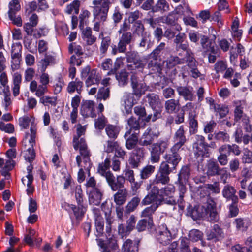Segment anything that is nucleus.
<instances>
[{
  "label": "nucleus",
  "instance_id": "nucleus-30",
  "mask_svg": "<svg viewBox=\"0 0 252 252\" xmlns=\"http://www.w3.org/2000/svg\"><path fill=\"white\" fill-rule=\"evenodd\" d=\"M139 132L133 131L127 137H125L126 139V147L128 150L134 149L137 142H139L138 139V135Z\"/></svg>",
  "mask_w": 252,
  "mask_h": 252
},
{
  "label": "nucleus",
  "instance_id": "nucleus-4",
  "mask_svg": "<svg viewBox=\"0 0 252 252\" xmlns=\"http://www.w3.org/2000/svg\"><path fill=\"white\" fill-rule=\"evenodd\" d=\"M146 189L147 190L151 189V190L142 200V205H147L151 203L152 204H158V207L161 202V199L158 198V196H159L158 187L157 185L149 184L147 185Z\"/></svg>",
  "mask_w": 252,
  "mask_h": 252
},
{
  "label": "nucleus",
  "instance_id": "nucleus-53",
  "mask_svg": "<svg viewBox=\"0 0 252 252\" xmlns=\"http://www.w3.org/2000/svg\"><path fill=\"white\" fill-rule=\"evenodd\" d=\"M196 115H192L191 113L189 114V117H188L189 125V132L191 134H194L197 131L198 122L196 119Z\"/></svg>",
  "mask_w": 252,
  "mask_h": 252
},
{
  "label": "nucleus",
  "instance_id": "nucleus-8",
  "mask_svg": "<svg viewBox=\"0 0 252 252\" xmlns=\"http://www.w3.org/2000/svg\"><path fill=\"white\" fill-rule=\"evenodd\" d=\"M22 46L20 42L13 43L11 46V69L13 71L20 68V63L22 58Z\"/></svg>",
  "mask_w": 252,
  "mask_h": 252
},
{
  "label": "nucleus",
  "instance_id": "nucleus-9",
  "mask_svg": "<svg viewBox=\"0 0 252 252\" xmlns=\"http://www.w3.org/2000/svg\"><path fill=\"white\" fill-rule=\"evenodd\" d=\"M146 153V149L143 147H136L132 152L129 159V163L132 168H137L140 163L144 160L145 155Z\"/></svg>",
  "mask_w": 252,
  "mask_h": 252
},
{
  "label": "nucleus",
  "instance_id": "nucleus-63",
  "mask_svg": "<svg viewBox=\"0 0 252 252\" xmlns=\"http://www.w3.org/2000/svg\"><path fill=\"white\" fill-rule=\"evenodd\" d=\"M106 118L102 114L100 115L98 114V118L95 120L94 125L95 128L99 130L103 129L106 126Z\"/></svg>",
  "mask_w": 252,
  "mask_h": 252
},
{
  "label": "nucleus",
  "instance_id": "nucleus-58",
  "mask_svg": "<svg viewBox=\"0 0 252 252\" xmlns=\"http://www.w3.org/2000/svg\"><path fill=\"white\" fill-rule=\"evenodd\" d=\"M155 170V167L151 165L145 166L140 172L141 178L146 179L149 178Z\"/></svg>",
  "mask_w": 252,
  "mask_h": 252
},
{
  "label": "nucleus",
  "instance_id": "nucleus-32",
  "mask_svg": "<svg viewBox=\"0 0 252 252\" xmlns=\"http://www.w3.org/2000/svg\"><path fill=\"white\" fill-rule=\"evenodd\" d=\"M180 105L178 100L175 99L168 100L165 102V110L169 114L175 113L179 110Z\"/></svg>",
  "mask_w": 252,
  "mask_h": 252
},
{
  "label": "nucleus",
  "instance_id": "nucleus-7",
  "mask_svg": "<svg viewBox=\"0 0 252 252\" xmlns=\"http://www.w3.org/2000/svg\"><path fill=\"white\" fill-rule=\"evenodd\" d=\"M132 39V34L130 32H126L122 33L121 36L119 38L118 45H113L112 46V53L116 55L118 53H125L126 50V46L129 44Z\"/></svg>",
  "mask_w": 252,
  "mask_h": 252
},
{
  "label": "nucleus",
  "instance_id": "nucleus-17",
  "mask_svg": "<svg viewBox=\"0 0 252 252\" xmlns=\"http://www.w3.org/2000/svg\"><path fill=\"white\" fill-rule=\"evenodd\" d=\"M94 103L93 101H86L82 105L81 114L84 117H95L94 112Z\"/></svg>",
  "mask_w": 252,
  "mask_h": 252
},
{
  "label": "nucleus",
  "instance_id": "nucleus-6",
  "mask_svg": "<svg viewBox=\"0 0 252 252\" xmlns=\"http://www.w3.org/2000/svg\"><path fill=\"white\" fill-rule=\"evenodd\" d=\"M31 134L30 138L28 139L30 146L24 151V157L25 159L29 163H32L35 157V153L33 149V146L35 144V137L36 134V128L33 124H32L31 126Z\"/></svg>",
  "mask_w": 252,
  "mask_h": 252
},
{
  "label": "nucleus",
  "instance_id": "nucleus-38",
  "mask_svg": "<svg viewBox=\"0 0 252 252\" xmlns=\"http://www.w3.org/2000/svg\"><path fill=\"white\" fill-rule=\"evenodd\" d=\"M81 2L78 0H74L69 4L67 5L64 10L65 13L70 15H77L79 12Z\"/></svg>",
  "mask_w": 252,
  "mask_h": 252
},
{
  "label": "nucleus",
  "instance_id": "nucleus-20",
  "mask_svg": "<svg viewBox=\"0 0 252 252\" xmlns=\"http://www.w3.org/2000/svg\"><path fill=\"white\" fill-rule=\"evenodd\" d=\"M83 82L78 78H76L74 80L70 81L67 87L66 90L69 94H73L75 92L77 94L80 95L83 87Z\"/></svg>",
  "mask_w": 252,
  "mask_h": 252
},
{
  "label": "nucleus",
  "instance_id": "nucleus-40",
  "mask_svg": "<svg viewBox=\"0 0 252 252\" xmlns=\"http://www.w3.org/2000/svg\"><path fill=\"white\" fill-rule=\"evenodd\" d=\"M150 106L152 108H157L161 106V103L159 96L155 94H149L146 95Z\"/></svg>",
  "mask_w": 252,
  "mask_h": 252
},
{
  "label": "nucleus",
  "instance_id": "nucleus-3",
  "mask_svg": "<svg viewBox=\"0 0 252 252\" xmlns=\"http://www.w3.org/2000/svg\"><path fill=\"white\" fill-rule=\"evenodd\" d=\"M173 171L170 168V165L166 162H162L159 166V170L156 175L151 184H161L162 185L168 184L170 181L169 175Z\"/></svg>",
  "mask_w": 252,
  "mask_h": 252
},
{
  "label": "nucleus",
  "instance_id": "nucleus-61",
  "mask_svg": "<svg viewBox=\"0 0 252 252\" xmlns=\"http://www.w3.org/2000/svg\"><path fill=\"white\" fill-rule=\"evenodd\" d=\"M128 73L125 70L121 71L116 75V78L120 86H124L127 83Z\"/></svg>",
  "mask_w": 252,
  "mask_h": 252
},
{
  "label": "nucleus",
  "instance_id": "nucleus-48",
  "mask_svg": "<svg viewBox=\"0 0 252 252\" xmlns=\"http://www.w3.org/2000/svg\"><path fill=\"white\" fill-rule=\"evenodd\" d=\"M99 38L102 39L100 47V52L105 54L111 43V38L109 36L103 37V33L101 32L99 35Z\"/></svg>",
  "mask_w": 252,
  "mask_h": 252
},
{
  "label": "nucleus",
  "instance_id": "nucleus-45",
  "mask_svg": "<svg viewBox=\"0 0 252 252\" xmlns=\"http://www.w3.org/2000/svg\"><path fill=\"white\" fill-rule=\"evenodd\" d=\"M141 201V198L138 196L133 197L126 206V213H130L133 212L137 207Z\"/></svg>",
  "mask_w": 252,
  "mask_h": 252
},
{
  "label": "nucleus",
  "instance_id": "nucleus-12",
  "mask_svg": "<svg viewBox=\"0 0 252 252\" xmlns=\"http://www.w3.org/2000/svg\"><path fill=\"white\" fill-rule=\"evenodd\" d=\"M106 180L113 191H116L124 187L125 179L123 175L117 176L116 178L113 174H112L107 177Z\"/></svg>",
  "mask_w": 252,
  "mask_h": 252
},
{
  "label": "nucleus",
  "instance_id": "nucleus-44",
  "mask_svg": "<svg viewBox=\"0 0 252 252\" xmlns=\"http://www.w3.org/2000/svg\"><path fill=\"white\" fill-rule=\"evenodd\" d=\"M187 183H179V199L178 200V207L181 210H184L185 205L183 202L184 194L186 192V184Z\"/></svg>",
  "mask_w": 252,
  "mask_h": 252
},
{
  "label": "nucleus",
  "instance_id": "nucleus-59",
  "mask_svg": "<svg viewBox=\"0 0 252 252\" xmlns=\"http://www.w3.org/2000/svg\"><path fill=\"white\" fill-rule=\"evenodd\" d=\"M68 51L71 54L75 53V55L77 57H80V56L83 54V51L81 46L75 42L71 43L69 44Z\"/></svg>",
  "mask_w": 252,
  "mask_h": 252
},
{
  "label": "nucleus",
  "instance_id": "nucleus-62",
  "mask_svg": "<svg viewBox=\"0 0 252 252\" xmlns=\"http://www.w3.org/2000/svg\"><path fill=\"white\" fill-rule=\"evenodd\" d=\"M9 10L8 15L15 14L16 12L19 11L21 8L19 1L18 0H12L8 4Z\"/></svg>",
  "mask_w": 252,
  "mask_h": 252
},
{
  "label": "nucleus",
  "instance_id": "nucleus-43",
  "mask_svg": "<svg viewBox=\"0 0 252 252\" xmlns=\"http://www.w3.org/2000/svg\"><path fill=\"white\" fill-rule=\"evenodd\" d=\"M190 177V170L189 167L185 166L182 168L178 174V183H187Z\"/></svg>",
  "mask_w": 252,
  "mask_h": 252
},
{
  "label": "nucleus",
  "instance_id": "nucleus-46",
  "mask_svg": "<svg viewBox=\"0 0 252 252\" xmlns=\"http://www.w3.org/2000/svg\"><path fill=\"white\" fill-rule=\"evenodd\" d=\"M222 230L218 224H214L210 234L208 236V239H215L218 240L222 236Z\"/></svg>",
  "mask_w": 252,
  "mask_h": 252
},
{
  "label": "nucleus",
  "instance_id": "nucleus-27",
  "mask_svg": "<svg viewBox=\"0 0 252 252\" xmlns=\"http://www.w3.org/2000/svg\"><path fill=\"white\" fill-rule=\"evenodd\" d=\"M77 206L75 205H70V208L73 212V214L77 220L81 219L86 211V207L84 206L83 202L81 203H77Z\"/></svg>",
  "mask_w": 252,
  "mask_h": 252
},
{
  "label": "nucleus",
  "instance_id": "nucleus-21",
  "mask_svg": "<svg viewBox=\"0 0 252 252\" xmlns=\"http://www.w3.org/2000/svg\"><path fill=\"white\" fill-rule=\"evenodd\" d=\"M236 192V190L233 186L227 184L224 186L222 189V194L227 200H231L236 202L237 200H238L237 196L235 195Z\"/></svg>",
  "mask_w": 252,
  "mask_h": 252
},
{
  "label": "nucleus",
  "instance_id": "nucleus-14",
  "mask_svg": "<svg viewBox=\"0 0 252 252\" xmlns=\"http://www.w3.org/2000/svg\"><path fill=\"white\" fill-rule=\"evenodd\" d=\"M158 241L163 245H167L171 240V234L165 224L160 226V230L157 236Z\"/></svg>",
  "mask_w": 252,
  "mask_h": 252
},
{
  "label": "nucleus",
  "instance_id": "nucleus-29",
  "mask_svg": "<svg viewBox=\"0 0 252 252\" xmlns=\"http://www.w3.org/2000/svg\"><path fill=\"white\" fill-rule=\"evenodd\" d=\"M186 59L180 56H171L165 61L166 66L168 68H172L178 64H182L186 63Z\"/></svg>",
  "mask_w": 252,
  "mask_h": 252
},
{
  "label": "nucleus",
  "instance_id": "nucleus-55",
  "mask_svg": "<svg viewBox=\"0 0 252 252\" xmlns=\"http://www.w3.org/2000/svg\"><path fill=\"white\" fill-rule=\"evenodd\" d=\"M145 66V63L140 59H138L134 61L133 62L127 64V69L129 70L134 71L138 69L139 71H141Z\"/></svg>",
  "mask_w": 252,
  "mask_h": 252
},
{
  "label": "nucleus",
  "instance_id": "nucleus-54",
  "mask_svg": "<svg viewBox=\"0 0 252 252\" xmlns=\"http://www.w3.org/2000/svg\"><path fill=\"white\" fill-rule=\"evenodd\" d=\"M106 232L108 234L107 238L112 242L113 247L115 248L116 240L114 238H112L110 234L111 231V224L113 222V219L109 216L106 217Z\"/></svg>",
  "mask_w": 252,
  "mask_h": 252
},
{
  "label": "nucleus",
  "instance_id": "nucleus-51",
  "mask_svg": "<svg viewBox=\"0 0 252 252\" xmlns=\"http://www.w3.org/2000/svg\"><path fill=\"white\" fill-rule=\"evenodd\" d=\"M168 141L167 140H159L156 143L152 145V147L157 151L160 153H163L168 146Z\"/></svg>",
  "mask_w": 252,
  "mask_h": 252
},
{
  "label": "nucleus",
  "instance_id": "nucleus-26",
  "mask_svg": "<svg viewBox=\"0 0 252 252\" xmlns=\"http://www.w3.org/2000/svg\"><path fill=\"white\" fill-rule=\"evenodd\" d=\"M110 161L108 158H106L103 162L100 163L98 167V172L102 176L106 179L109 175L113 173L110 171Z\"/></svg>",
  "mask_w": 252,
  "mask_h": 252
},
{
  "label": "nucleus",
  "instance_id": "nucleus-37",
  "mask_svg": "<svg viewBox=\"0 0 252 252\" xmlns=\"http://www.w3.org/2000/svg\"><path fill=\"white\" fill-rule=\"evenodd\" d=\"M127 124L129 129L125 133L124 137H127L133 131L139 132L140 125L139 122L135 118L133 117L129 118L127 120Z\"/></svg>",
  "mask_w": 252,
  "mask_h": 252
},
{
  "label": "nucleus",
  "instance_id": "nucleus-1",
  "mask_svg": "<svg viewBox=\"0 0 252 252\" xmlns=\"http://www.w3.org/2000/svg\"><path fill=\"white\" fill-rule=\"evenodd\" d=\"M74 148L77 150H79L80 155L76 157V162L80 169L78 173V181L81 183L84 181L85 178V171L90 175V168L92 166V163L90 160L91 154L86 145L83 139L81 140L80 145L78 142L75 143Z\"/></svg>",
  "mask_w": 252,
  "mask_h": 252
},
{
  "label": "nucleus",
  "instance_id": "nucleus-41",
  "mask_svg": "<svg viewBox=\"0 0 252 252\" xmlns=\"http://www.w3.org/2000/svg\"><path fill=\"white\" fill-rule=\"evenodd\" d=\"M137 243H133L130 239H127L123 244L122 252H138Z\"/></svg>",
  "mask_w": 252,
  "mask_h": 252
},
{
  "label": "nucleus",
  "instance_id": "nucleus-36",
  "mask_svg": "<svg viewBox=\"0 0 252 252\" xmlns=\"http://www.w3.org/2000/svg\"><path fill=\"white\" fill-rule=\"evenodd\" d=\"M101 80V77L98 74H96V71L95 69H93L86 80L85 84L86 86L89 87L93 85L98 84Z\"/></svg>",
  "mask_w": 252,
  "mask_h": 252
},
{
  "label": "nucleus",
  "instance_id": "nucleus-39",
  "mask_svg": "<svg viewBox=\"0 0 252 252\" xmlns=\"http://www.w3.org/2000/svg\"><path fill=\"white\" fill-rule=\"evenodd\" d=\"M169 10V4L165 0H158L156 5L152 8V11L153 12H161L163 13Z\"/></svg>",
  "mask_w": 252,
  "mask_h": 252
},
{
  "label": "nucleus",
  "instance_id": "nucleus-23",
  "mask_svg": "<svg viewBox=\"0 0 252 252\" xmlns=\"http://www.w3.org/2000/svg\"><path fill=\"white\" fill-rule=\"evenodd\" d=\"M57 63L56 56L46 54L44 58L39 62L40 71H45L48 66L54 65Z\"/></svg>",
  "mask_w": 252,
  "mask_h": 252
},
{
  "label": "nucleus",
  "instance_id": "nucleus-33",
  "mask_svg": "<svg viewBox=\"0 0 252 252\" xmlns=\"http://www.w3.org/2000/svg\"><path fill=\"white\" fill-rule=\"evenodd\" d=\"M175 191V188L173 184H169L159 189V197L164 199L165 197L171 198Z\"/></svg>",
  "mask_w": 252,
  "mask_h": 252
},
{
  "label": "nucleus",
  "instance_id": "nucleus-22",
  "mask_svg": "<svg viewBox=\"0 0 252 252\" xmlns=\"http://www.w3.org/2000/svg\"><path fill=\"white\" fill-rule=\"evenodd\" d=\"M179 56L188 60L190 57H194L193 53L189 49V45L187 43H181L176 45Z\"/></svg>",
  "mask_w": 252,
  "mask_h": 252
},
{
  "label": "nucleus",
  "instance_id": "nucleus-28",
  "mask_svg": "<svg viewBox=\"0 0 252 252\" xmlns=\"http://www.w3.org/2000/svg\"><path fill=\"white\" fill-rule=\"evenodd\" d=\"M158 208V204H152L150 206L145 208L141 212V217L148 219V224L153 222V215Z\"/></svg>",
  "mask_w": 252,
  "mask_h": 252
},
{
  "label": "nucleus",
  "instance_id": "nucleus-15",
  "mask_svg": "<svg viewBox=\"0 0 252 252\" xmlns=\"http://www.w3.org/2000/svg\"><path fill=\"white\" fill-rule=\"evenodd\" d=\"M176 90L178 94L182 96L185 101H192L195 97L193 89L191 86H178Z\"/></svg>",
  "mask_w": 252,
  "mask_h": 252
},
{
  "label": "nucleus",
  "instance_id": "nucleus-10",
  "mask_svg": "<svg viewBox=\"0 0 252 252\" xmlns=\"http://www.w3.org/2000/svg\"><path fill=\"white\" fill-rule=\"evenodd\" d=\"M93 14L94 19L104 22L106 20L110 7L103 3L93 4Z\"/></svg>",
  "mask_w": 252,
  "mask_h": 252
},
{
  "label": "nucleus",
  "instance_id": "nucleus-13",
  "mask_svg": "<svg viewBox=\"0 0 252 252\" xmlns=\"http://www.w3.org/2000/svg\"><path fill=\"white\" fill-rule=\"evenodd\" d=\"M131 83L134 94L137 96H140L145 91V84L142 80H140L135 75L131 77Z\"/></svg>",
  "mask_w": 252,
  "mask_h": 252
},
{
  "label": "nucleus",
  "instance_id": "nucleus-25",
  "mask_svg": "<svg viewBox=\"0 0 252 252\" xmlns=\"http://www.w3.org/2000/svg\"><path fill=\"white\" fill-rule=\"evenodd\" d=\"M220 167L217 162L214 159H210L207 161L206 165L205 173L208 177L216 176Z\"/></svg>",
  "mask_w": 252,
  "mask_h": 252
},
{
  "label": "nucleus",
  "instance_id": "nucleus-31",
  "mask_svg": "<svg viewBox=\"0 0 252 252\" xmlns=\"http://www.w3.org/2000/svg\"><path fill=\"white\" fill-rule=\"evenodd\" d=\"M82 37L88 45L93 44L96 40V37L92 35V29L90 27H87L82 31Z\"/></svg>",
  "mask_w": 252,
  "mask_h": 252
},
{
  "label": "nucleus",
  "instance_id": "nucleus-42",
  "mask_svg": "<svg viewBox=\"0 0 252 252\" xmlns=\"http://www.w3.org/2000/svg\"><path fill=\"white\" fill-rule=\"evenodd\" d=\"M148 67L150 70L149 73H160L161 71L160 63L158 62V59H150Z\"/></svg>",
  "mask_w": 252,
  "mask_h": 252
},
{
  "label": "nucleus",
  "instance_id": "nucleus-35",
  "mask_svg": "<svg viewBox=\"0 0 252 252\" xmlns=\"http://www.w3.org/2000/svg\"><path fill=\"white\" fill-rule=\"evenodd\" d=\"M118 191L114 194V201L118 205H123L126 201L127 196V191L126 189L117 190Z\"/></svg>",
  "mask_w": 252,
  "mask_h": 252
},
{
  "label": "nucleus",
  "instance_id": "nucleus-64",
  "mask_svg": "<svg viewBox=\"0 0 252 252\" xmlns=\"http://www.w3.org/2000/svg\"><path fill=\"white\" fill-rule=\"evenodd\" d=\"M97 98L99 99L106 100L110 96V90L108 87H103L99 89L97 93Z\"/></svg>",
  "mask_w": 252,
  "mask_h": 252
},
{
  "label": "nucleus",
  "instance_id": "nucleus-16",
  "mask_svg": "<svg viewBox=\"0 0 252 252\" xmlns=\"http://www.w3.org/2000/svg\"><path fill=\"white\" fill-rule=\"evenodd\" d=\"M164 158L165 161L162 162H166L169 165L170 164V168L173 171L176 169L177 165L181 160L179 154L171 153V152L166 153L164 156Z\"/></svg>",
  "mask_w": 252,
  "mask_h": 252
},
{
  "label": "nucleus",
  "instance_id": "nucleus-18",
  "mask_svg": "<svg viewBox=\"0 0 252 252\" xmlns=\"http://www.w3.org/2000/svg\"><path fill=\"white\" fill-rule=\"evenodd\" d=\"M89 196V201L90 204L99 205L101 202L102 193L99 188L97 187L92 189L90 192H87Z\"/></svg>",
  "mask_w": 252,
  "mask_h": 252
},
{
  "label": "nucleus",
  "instance_id": "nucleus-47",
  "mask_svg": "<svg viewBox=\"0 0 252 252\" xmlns=\"http://www.w3.org/2000/svg\"><path fill=\"white\" fill-rule=\"evenodd\" d=\"M234 224H235L237 230L244 231L247 229L250 222L247 219L237 218L235 219Z\"/></svg>",
  "mask_w": 252,
  "mask_h": 252
},
{
  "label": "nucleus",
  "instance_id": "nucleus-34",
  "mask_svg": "<svg viewBox=\"0 0 252 252\" xmlns=\"http://www.w3.org/2000/svg\"><path fill=\"white\" fill-rule=\"evenodd\" d=\"M200 44L202 48L206 51L211 52L213 54L216 53L213 43L207 36L201 35Z\"/></svg>",
  "mask_w": 252,
  "mask_h": 252
},
{
  "label": "nucleus",
  "instance_id": "nucleus-60",
  "mask_svg": "<svg viewBox=\"0 0 252 252\" xmlns=\"http://www.w3.org/2000/svg\"><path fill=\"white\" fill-rule=\"evenodd\" d=\"M35 231L32 228L27 229V233L25 235L24 241L30 246H32L34 244Z\"/></svg>",
  "mask_w": 252,
  "mask_h": 252
},
{
  "label": "nucleus",
  "instance_id": "nucleus-56",
  "mask_svg": "<svg viewBox=\"0 0 252 252\" xmlns=\"http://www.w3.org/2000/svg\"><path fill=\"white\" fill-rule=\"evenodd\" d=\"M105 131L109 138L116 139L119 133V129L116 126L108 125L105 128Z\"/></svg>",
  "mask_w": 252,
  "mask_h": 252
},
{
  "label": "nucleus",
  "instance_id": "nucleus-5",
  "mask_svg": "<svg viewBox=\"0 0 252 252\" xmlns=\"http://www.w3.org/2000/svg\"><path fill=\"white\" fill-rule=\"evenodd\" d=\"M196 141L194 143L193 147L194 154L196 158H201L200 160H203V158L208 157L209 154L208 149V144L205 142V138L199 135L195 136Z\"/></svg>",
  "mask_w": 252,
  "mask_h": 252
},
{
  "label": "nucleus",
  "instance_id": "nucleus-57",
  "mask_svg": "<svg viewBox=\"0 0 252 252\" xmlns=\"http://www.w3.org/2000/svg\"><path fill=\"white\" fill-rule=\"evenodd\" d=\"M91 16V12L87 10H84L82 11L81 14L79 16V28L81 29H83L85 26L87 24V23L88 21L89 18Z\"/></svg>",
  "mask_w": 252,
  "mask_h": 252
},
{
  "label": "nucleus",
  "instance_id": "nucleus-2",
  "mask_svg": "<svg viewBox=\"0 0 252 252\" xmlns=\"http://www.w3.org/2000/svg\"><path fill=\"white\" fill-rule=\"evenodd\" d=\"M203 208L204 211L200 212L199 211V207L192 208V206L189 204L187 208V215L190 216L193 220L209 216L211 222H215L218 221L219 215L216 211L215 203L213 200H208Z\"/></svg>",
  "mask_w": 252,
  "mask_h": 252
},
{
  "label": "nucleus",
  "instance_id": "nucleus-49",
  "mask_svg": "<svg viewBox=\"0 0 252 252\" xmlns=\"http://www.w3.org/2000/svg\"><path fill=\"white\" fill-rule=\"evenodd\" d=\"M174 141L184 144L186 143V138L185 135L184 127L183 125L181 126L175 132L174 136Z\"/></svg>",
  "mask_w": 252,
  "mask_h": 252
},
{
  "label": "nucleus",
  "instance_id": "nucleus-19",
  "mask_svg": "<svg viewBox=\"0 0 252 252\" xmlns=\"http://www.w3.org/2000/svg\"><path fill=\"white\" fill-rule=\"evenodd\" d=\"M30 90L32 93L35 92V95L41 98L47 92L48 88L47 86L42 84L38 85L35 80H32L30 84Z\"/></svg>",
  "mask_w": 252,
  "mask_h": 252
},
{
  "label": "nucleus",
  "instance_id": "nucleus-52",
  "mask_svg": "<svg viewBox=\"0 0 252 252\" xmlns=\"http://www.w3.org/2000/svg\"><path fill=\"white\" fill-rule=\"evenodd\" d=\"M57 97L45 95L40 98V103L44 106L55 107L57 104Z\"/></svg>",
  "mask_w": 252,
  "mask_h": 252
},
{
  "label": "nucleus",
  "instance_id": "nucleus-11",
  "mask_svg": "<svg viewBox=\"0 0 252 252\" xmlns=\"http://www.w3.org/2000/svg\"><path fill=\"white\" fill-rule=\"evenodd\" d=\"M159 133L154 132L150 128H148L139 140V145L143 146L151 145L155 138L158 137Z\"/></svg>",
  "mask_w": 252,
  "mask_h": 252
},
{
  "label": "nucleus",
  "instance_id": "nucleus-50",
  "mask_svg": "<svg viewBox=\"0 0 252 252\" xmlns=\"http://www.w3.org/2000/svg\"><path fill=\"white\" fill-rule=\"evenodd\" d=\"M86 131L85 126H82L81 125H78L77 128V135L74 136L73 138V146L75 143L78 142L79 145H80L81 140L83 139L85 143L87 145L85 140L83 137H81L82 135L85 134Z\"/></svg>",
  "mask_w": 252,
  "mask_h": 252
},
{
  "label": "nucleus",
  "instance_id": "nucleus-24",
  "mask_svg": "<svg viewBox=\"0 0 252 252\" xmlns=\"http://www.w3.org/2000/svg\"><path fill=\"white\" fill-rule=\"evenodd\" d=\"M186 63L190 69V75L192 78L196 79L201 75L197 68V63L194 57H190Z\"/></svg>",
  "mask_w": 252,
  "mask_h": 252
}]
</instances>
